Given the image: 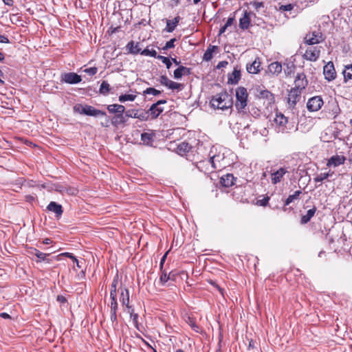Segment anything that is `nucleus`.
Here are the masks:
<instances>
[{"instance_id": "obj_49", "label": "nucleus", "mask_w": 352, "mask_h": 352, "mask_svg": "<svg viewBox=\"0 0 352 352\" xmlns=\"http://www.w3.org/2000/svg\"><path fill=\"white\" fill-rule=\"evenodd\" d=\"M110 320L113 324H118L117 311H110Z\"/></svg>"}, {"instance_id": "obj_25", "label": "nucleus", "mask_w": 352, "mask_h": 352, "mask_svg": "<svg viewBox=\"0 0 352 352\" xmlns=\"http://www.w3.org/2000/svg\"><path fill=\"white\" fill-rule=\"evenodd\" d=\"M344 81L352 80V64L344 65V69L342 72Z\"/></svg>"}, {"instance_id": "obj_41", "label": "nucleus", "mask_w": 352, "mask_h": 352, "mask_svg": "<svg viewBox=\"0 0 352 352\" xmlns=\"http://www.w3.org/2000/svg\"><path fill=\"white\" fill-rule=\"evenodd\" d=\"M127 311L130 314L131 318H132L135 326L138 328V314L134 313V309L133 307H131L130 309H127Z\"/></svg>"}, {"instance_id": "obj_20", "label": "nucleus", "mask_w": 352, "mask_h": 352, "mask_svg": "<svg viewBox=\"0 0 352 352\" xmlns=\"http://www.w3.org/2000/svg\"><path fill=\"white\" fill-rule=\"evenodd\" d=\"M107 109L111 113H123L125 111V107L122 104H113L107 106Z\"/></svg>"}, {"instance_id": "obj_30", "label": "nucleus", "mask_w": 352, "mask_h": 352, "mask_svg": "<svg viewBox=\"0 0 352 352\" xmlns=\"http://www.w3.org/2000/svg\"><path fill=\"white\" fill-rule=\"evenodd\" d=\"M134 118H138L142 121L148 120L150 118V115L148 111L147 112H140L136 111L134 113Z\"/></svg>"}, {"instance_id": "obj_24", "label": "nucleus", "mask_w": 352, "mask_h": 352, "mask_svg": "<svg viewBox=\"0 0 352 352\" xmlns=\"http://www.w3.org/2000/svg\"><path fill=\"white\" fill-rule=\"evenodd\" d=\"M154 134L153 132H146L141 135V140L146 145L151 144L153 141Z\"/></svg>"}, {"instance_id": "obj_21", "label": "nucleus", "mask_w": 352, "mask_h": 352, "mask_svg": "<svg viewBox=\"0 0 352 352\" xmlns=\"http://www.w3.org/2000/svg\"><path fill=\"white\" fill-rule=\"evenodd\" d=\"M221 183L225 187H230L234 184V178L232 175L227 174L222 176L221 178Z\"/></svg>"}, {"instance_id": "obj_37", "label": "nucleus", "mask_w": 352, "mask_h": 352, "mask_svg": "<svg viewBox=\"0 0 352 352\" xmlns=\"http://www.w3.org/2000/svg\"><path fill=\"white\" fill-rule=\"evenodd\" d=\"M190 146L188 143L182 142L178 145L177 150L180 153L188 152L190 149Z\"/></svg>"}, {"instance_id": "obj_15", "label": "nucleus", "mask_w": 352, "mask_h": 352, "mask_svg": "<svg viewBox=\"0 0 352 352\" xmlns=\"http://www.w3.org/2000/svg\"><path fill=\"white\" fill-rule=\"evenodd\" d=\"M261 62L255 59L252 63L248 64L246 69L250 74H257L260 71Z\"/></svg>"}, {"instance_id": "obj_59", "label": "nucleus", "mask_w": 352, "mask_h": 352, "mask_svg": "<svg viewBox=\"0 0 352 352\" xmlns=\"http://www.w3.org/2000/svg\"><path fill=\"white\" fill-rule=\"evenodd\" d=\"M0 317H1L2 318H4V319H9V318H11L10 316L8 314L6 313V312L1 313L0 314Z\"/></svg>"}, {"instance_id": "obj_27", "label": "nucleus", "mask_w": 352, "mask_h": 352, "mask_svg": "<svg viewBox=\"0 0 352 352\" xmlns=\"http://www.w3.org/2000/svg\"><path fill=\"white\" fill-rule=\"evenodd\" d=\"M125 122H126V120L123 116V113H119V114L115 115L111 120V123L114 126H118V125L122 124Z\"/></svg>"}, {"instance_id": "obj_6", "label": "nucleus", "mask_w": 352, "mask_h": 352, "mask_svg": "<svg viewBox=\"0 0 352 352\" xmlns=\"http://www.w3.org/2000/svg\"><path fill=\"white\" fill-rule=\"evenodd\" d=\"M323 74L324 75L325 79L328 81H331L336 78V72L332 62H329L324 66Z\"/></svg>"}, {"instance_id": "obj_11", "label": "nucleus", "mask_w": 352, "mask_h": 352, "mask_svg": "<svg viewBox=\"0 0 352 352\" xmlns=\"http://www.w3.org/2000/svg\"><path fill=\"white\" fill-rule=\"evenodd\" d=\"M345 160H346V158L344 155H333L328 160L327 165L328 166L336 167L341 164H343L344 163Z\"/></svg>"}, {"instance_id": "obj_33", "label": "nucleus", "mask_w": 352, "mask_h": 352, "mask_svg": "<svg viewBox=\"0 0 352 352\" xmlns=\"http://www.w3.org/2000/svg\"><path fill=\"white\" fill-rule=\"evenodd\" d=\"M141 55L156 58L157 56V52L154 49H149L148 47L143 50L142 52H141Z\"/></svg>"}, {"instance_id": "obj_43", "label": "nucleus", "mask_w": 352, "mask_h": 352, "mask_svg": "<svg viewBox=\"0 0 352 352\" xmlns=\"http://www.w3.org/2000/svg\"><path fill=\"white\" fill-rule=\"evenodd\" d=\"M316 208H312L307 210V214L303 216L302 220H309L311 218H312L316 212Z\"/></svg>"}, {"instance_id": "obj_56", "label": "nucleus", "mask_w": 352, "mask_h": 352, "mask_svg": "<svg viewBox=\"0 0 352 352\" xmlns=\"http://www.w3.org/2000/svg\"><path fill=\"white\" fill-rule=\"evenodd\" d=\"M57 301H58L60 303H65L67 302V299L65 296L62 295H58L57 296Z\"/></svg>"}, {"instance_id": "obj_7", "label": "nucleus", "mask_w": 352, "mask_h": 352, "mask_svg": "<svg viewBox=\"0 0 352 352\" xmlns=\"http://www.w3.org/2000/svg\"><path fill=\"white\" fill-rule=\"evenodd\" d=\"M320 50L318 47H310L305 52V58L310 61H316L320 56Z\"/></svg>"}, {"instance_id": "obj_39", "label": "nucleus", "mask_w": 352, "mask_h": 352, "mask_svg": "<svg viewBox=\"0 0 352 352\" xmlns=\"http://www.w3.org/2000/svg\"><path fill=\"white\" fill-rule=\"evenodd\" d=\"M167 87L172 90H181L182 88V85L170 80Z\"/></svg>"}, {"instance_id": "obj_18", "label": "nucleus", "mask_w": 352, "mask_h": 352, "mask_svg": "<svg viewBox=\"0 0 352 352\" xmlns=\"http://www.w3.org/2000/svg\"><path fill=\"white\" fill-rule=\"evenodd\" d=\"M190 73V70L189 68L180 66L177 69L174 71V78L175 79H179L183 76L188 75Z\"/></svg>"}, {"instance_id": "obj_57", "label": "nucleus", "mask_w": 352, "mask_h": 352, "mask_svg": "<svg viewBox=\"0 0 352 352\" xmlns=\"http://www.w3.org/2000/svg\"><path fill=\"white\" fill-rule=\"evenodd\" d=\"M0 43H9V40L8 38L5 36L4 35H2V34H0Z\"/></svg>"}, {"instance_id": "obj_35", "label": "nucleus", "mask_w": 352, "mask_h": 352, "mask_svg": "<svg viewBox=\"0 0 352 352\" xmlns=\"http://www.w3.org/2000/svg\"><path fill=\"white\" fill-rule=\"evenodd\" d=\"M135 98L136 96L133 94H124L119 96V101L120 102H124L126 101H133Z\"/></svg>"}, {"instance_id": "obj_54", "label": "nucleus", "mask_w": 352, "mask_h": 352, "mask_svg": "<svg viewBox=\"0 0 352 352\" xmlns=\"http://www.w3.org/2000/svg\"><path fill=\"white\" fill-rule=\"evenodd\" d=\"M169 251H170V250L167 251V252L165 253V254L162 256V258H161V261H160V268H161V270H162V267H163V265H164V262H165V261H166V256H167V255H168V254Z\"/></svg>"}, {"instance_id": "obj_62", "label": "nucleus", "mask_w": 352, "mask_h": 352, "mask_svg": "<svg viewBox=\"0 0 352 352\" xmlns=\"http://www.w3.org/2000/svg\"><path fill=\"white\" fill-rule=\"evenodd\" d=\"M321 139H322V141H324V142H330V141H331V140H330V139L327 138V134H325V135H322V136H321Z\"/></svg>"}, {"instance_id": "obj_14", "label": "nucleus", "mask_w": 352, "mask_h": 352, "mask_svg": "<svg viewBox=\"0 0 352 352\" xmlns=\"http://www.w3.org/2000/svg\"><path fill=\"white\" fill-rule=\"evenodd\" d=\"M281 71H282V65L278 62L272 63L268 66L267 72L269 74H271L272 75L277 76L281 72Z\"/></svg>"}, {"instance_id": "obj_61", "label": "nucleus", "mask_w": 352, "mask_h": 352, "mask_svg": "<svg viewBox=\"0 0 352 352\" xmlns=\"http://www.w3.org/2000/svg\"><path fill=\"white\" fill-rule=\"evenodd\" d=\"M233 22V19L232 18H229L226 22V23L225 24L226 27H228L230 25H231V24Z\"/></svg>"}, {"instance_id": "obj_36", "label": "nucleus", "mask_w": 352, "mask_h": 352, "mask_svg": "<svg viewBox=\"0 0 352 352\" xmlns=\"http://www.w3.org/2000/svg\"><path fill=\"white\" fill-rule=\"evenodd\" d=\"M118 284V276L115 277L111 283V291L110 296H117L116 289Z\"/></svg>"}, {"instance_id": "obj_19", "label": "nucleus", "mask_w": 352, "mask_h": 352, "mask_svg": "<svg viewBox=\"0 0 352 352\" xmlns=\"http://www.w3.org/2000/svg\"><path fill=\"white\" fill-rule=\"evenodd\" d=\"M307 84L304 74H298L295 80V85L298 89H304Z\"/></svg>"}, {"instance_id": "obj_63", "label": "nucleus", "mask_w": 352, "mask_h": 352, "mask_svg": "<svg viewBox=\"0 0 352 352\" xmlns=\"http://www.w3.org/2000/svg\"><path fill=\"white\" fill-rule=\"evenodd\" d=\"M227 64H228V63H227V62H226V61H221V62L219 63V64H218V65H217V67H218V68H220V67H221L225 66V65H227Z\"/></svg>"}, {"instance_id": "obj_5", "label": "nucleus", "mask_w": 352, "mask_h": 352, "mask_svg": "<svg viewBox=\"0 0 352 352\" xmlns=\"http://www.w3.org/2000/svg\"><path fill=\"white\" fill-rule=\"evenodd\" d=\"M323 103V100L320 96H314L309 99L307 103V107L309 111H318L321 109Z\"/></svg>"}, {"instance_id": "obj_32", "label": "nucleus", "mask_w": 352, "mask_h": 352, "mask_svg": "<svg viewBox=\"0 0 352 352\" xmlns=\"http://www.w3.org/2000/svg\"><path fill=\"white\" fill-rule=\"evenodd\" d=\"M332 173H321L316 175L314 178L316 182H322V181L327 179L329 176H331Z\"/></svg>"}, {"instance_id": "obj_16", "label": "nucleus", "mask_w": 352, "mask_h": 352, "mask_svg": "<svg viewBox=\"0 0 352 352\" xmlns=\"http://www.w3.org/2000/svg\"><path fill=\"white\" fill-rule=\"evenodd\" d=\"M148 111L150 115L151 119H155L163 111V109L159 107V106H157V104H153L151 106Z\"/></svg>"}, {"instance_id": "obj_58", "label": "nucleus", "mask_w": 352, "mask_h": 352, "mask_svg": "<svg viewBox=\"0 0 352 352\" xmlns=\"http://www.w3.org/2000/svg\"><path fill=\"white\" fill-rule=\"evenodd\" d=\"M34 248L30 247L27 248V254L30 256H34V252H33Z\"/></svg>"}, {"instance_id": "obj_9", "label": "nucleus", "mask_w": 352, "mask_h": 352, "mask_svg": "<svg viewBox=\"0 0 352 352\" xmlns=\"http://www.w3.org/2000/svg\"><path fill=\"white\" fill-rule=\"evenodd\" d=\"M80 76L76 73H65L62 76V80L69 84H77L81 81Z\"/></svg>"}, {"instance_id": "obj_55", "label": "nucleus", "mask_w": 352, "mask_h": 352, "mask_svg": "<svg viewBox=\"0 0 352 352\" xmlns=\"http://www.w3.org/2000/svg\"><path fill=\"white\" fill-rule=\"evenodd\" d=\"M210 284H212V285H214L219 291V292L221 294L222 296H223V289L220 287L217 284H216L214 281H210Z\"/></svg>"}, {"instance_id": "obj_44", "label": "nucleus", "mask_w": 352, "mask_h": 352, "mask_svg": "<svg viewBox=\"0 0 352 352\" xmlns=\"http://www.w3.org/2000/svg\"><path fill=\"white\" fill-rule=\"evenodd\" d=\"M157 58L159 60H161L162 62L166 65L167 69L170 68L172 64L168 57H165V56L159 55L157 56Z\"/></svg>"}, {"instance_id": "obj_2", "label": "nucleus", "mask_w": 352, "mask_h": 352, "mask_svg": "<svg viewBox=\"0 0 352 352\" xmlns=\"http://www.w3.org/2000/svg\"><path fill=\"white\" fill-rule=\"evenodd\" d=\"M235 107L239 111H243L247 106L248 94L247 89L243 87H239L236 89Z\"/></svg>"}, {"instance_id": "obj_31", "label": "nucleus", "mask_w": 352, "mask_h": 352, "mask_svg": "<svg viewBox=\"0 0 352 352\" xmlns=\"http://www.w3.org/2000/svg\"><path fill=\"white\" fill-rule=\"evenodd\" d=\"M50 255V253H43V252H41L40 254H38V255L37 256V259L36 260V263H39V262H45V263H50L51 262V259L48 258L47 256Z\"/></svg>"}, {"instance_id": "obj_51", "label": "nucleus", "mask_w": 352, "mask_h": 352, "mask_svg": "<svg viewBox=\"0 0 352 352\" xmlns=\"http://www.w3.org/2000/svg\"><path fill=\"white\" fill-rule=\"evenodd\" d=\"M294 8V6L291 3L287 5H281L279 7V10L280 11H291Z\"/></svg>"}, {"instance_id": "obj_10", "label": "nucleus", "mask_w": 352, "mask_h": 352, "mask_svg": "<svg viewBox=\"0 0 352 352\" xmlns=\"http://www.w3.org/2000/svg\"><path fill=\"white\" fill-rule=\"evenodd\" d=\"M120 301L123 306H125L127 309H130L132 307L129 305V292L126 287H120Z\"/></svg>"}, {"instance_id": "obj_17", "label": "nucleus", "mask_w": 352, "mask_h": 352, "mask_svg": "<svg viewBox=\"0 0 352 352\" xmlns=\"http://www.w3.org/2000/svg\"><path fill=\"white\" fill-rule=\"evenodd\" d=\"M241 78V71L237 68H234L233 72L229 74L228 76V83L235 85L236 84Z\"/></svg>"}, {"instance_id": "obj_53", "label": "nucleus", "mask_w": 352, "mask_h": 352, "mask_svg": "<svg viewBox=\"0 0 352 352\" xmlns=\"http://www.w3.org/2000/svg\"><path fill=\"white\" fill-rule=\"evenodd\" d=\"M175 38H172L170 39L169 41H168L165 46H164V49H170V48H173L174 47L175 45H174V43L175 42Z\"/></svg>"}, {"instance_id": "obj_34", "label": "nucleus", "mask_w": 352, "mask_h": 352, "mask_svg": "<svg viewBox=\"0 0 352 352\" xmlns=\"http://www.w3.org/2000/svg\"><path fill=\"white\" fill-rule=\"evenodd\" d=\"M111 304L110 311H118V304L117 302V296H110Z\"/></svg>"}, {"instance_id": "obj_42", "label": "nucleus", "mask_w": 352, "mask_h": 352, "mask_svg": "<svg viewBox=\"0 0 352 352\" xmlns=\"http://www.w3.org/2000/svg\"><path fill=\"white\" fill-rule=\"evenodd\" d=\"M170 279H171V272L167 274L166 272H163L160 278V280L162 285L165 284Z\"/></svg>"}, {"instance_id": "obj_1", "label": "nucleus", "mask_w": 352, "mask_h": 352, "mask_svg": "<svg viewBox=\"0 0 352 352\" xmlns=\"http://www.w3.org/2000/svg\"><path fill=\"white\" fill-rule=\"evenodd\" d=\"M210 103L214 108L224 110L232 107V99L227 92H221L214 96Z\"/></svg>"}, {"instance_id": "obj_45", "label": "nucleus", "mask_w": 352, "mask_h": 352, "mask_svg": "<svg viewBox=\"0 0 352 352\" xmlns=\"http://www.w3.org/2000/svg\"><path fill=\"white\" fill-rule=\"evenodd\" d=\"M269 199L268 197H264L262 199H257L256 204L260 206H265L268 204Z\"/></svg>"}, {"instance_id": "obj_29", "label": "nucleus", "mask_w": 352, "mask_h": 352, "mask_svg": "<svg viewBox=\"0 0 352 352\" xmlns=\"http://www.w3.org/2000/svg\"><path fill=\"white\" fill-rule=\"evenodd\" d=\"M301 194L300 190H296L294 194L290 195L285 201V205H289L291 203L294 202L296 200L299 199V195Z\"/></svg>"}, {"instance_id": "obj_60", "label": "nucleus", "mask_w": 352, "mask_h": 352, "mask_svg": "<svg viewBox=\"0 0 352 352\" xmlns=\"http://www.w3.org/2000/svg\"><path fill=\"white\" fill-rule=\"evenodd\" d=\"M261 94L263 97H266V98H268L269 96H272V94L270 92H269L268 91H264L263 92L261 93Z\"/></svg>"}, {"instance_id": "obj_28", "label": "nucleus", "mask_w": 352, "mask_h": 352, "mask_svg": "<svg viewBox=\"0 0 352 352\" xmlns=\"http://www.w3.org/2000/svg\"><path fill=\"white\" fill-rule=\"evenodd\" d=\"M179 22L178 17H175L173 21L168 20L166 22V30L168 32H172L176 28Z\"/></svg>"}, {"instance_id": "obj_50", "label": "nucleus", "mask_w": 352, "mask_h": 352, "mask_svg": "<svg viewBox=\"0 0 352 352\" xmlns=\"http://www.w3.org/2000/svg\"><path fill=\"white\" fill-rule=\"evenodd\" d=\"M170 81V80L168 79V77L166 76H162L160 78V82L166 87H168Z\"/></svg>"}, {"instance_id": "obj_26", "label": "nucleus", "mask_w": 352, "mask_h": 352, "mask_svg": "<svg viewBox=\"0 0 352 352\" xmlns=\"http://www.w3.org/2000/svg\"><path fill=\"white\" fill-rule=\"evenodd\" d=\"M250 23L249 14L245 12L243 16L239 20V26L242 29H247L249 27Z\"/></svg>"}, {"instance_id": "obj_47", "label": "nucleus", "mask_w": 352, "mask_h": 352, "mask_svg": "<svg viewBox=\"0 0 352 352\" xmlns=\"http://www.w3.org/2000/svg\"><path fill=\"white\" fill-rule=\"evenodd\" d=\"M98 69L96 67H89L84 69V72L88 74L89 76H94L97 73Z\"/></svg>"}, {"instance_id": "obj_8", "label": "nucleus", "mask_w": 352, "mask_h": 352, "mask_svg": "<svg viewBox=\"0 0 352 352\" xmlns=\"http://www.w3.org/2000/svg\"><path fill=\"white\" fill-rule=\"evenodd\" d=\"M287 173L286 168L281 167L278 170H272L271 173V181L273 184H276L281 182L283 176Z\"/></svg>"}, {"instance_id": "obj_38", "label": "nucleus", "mask_w": 352, "mask_h": 352, "mask_svg": "<svg viewBox=\"0 0 352 352\" xmlns=\"http://www.w3.org/2000/svg\"><path fill=\"white\" fill-rule=\"evenodd\" d=\"M220 157V156H213L212 157L210 158V163L212 164V166L214 168H221L223 167V166H222L221 164H220V162L219 160V158Z\"/></svg>"}, {"instance_id": "obj_23", "label": "nucleus", "mask_w": 352, "mask_h": 352, "mask_svg": "<svg viewBox=\"0 0 352 352\" xmlns=\"http://www.w3.org/2000/svg\"><path fill=\"white\" fill-rule=\"evenodd\" d=\"M217 46L214 45H210L206 51L205 52L203 59L206 61L210 60L213 57V54L217 50Z\"/></svg>"}, {"instance_id": "obj_12", "label": "nucleus", "mask_w": 352, "mask_h": 352, "mask_svg": "<svg viewBox=\"0 0 352 352\" xmlns=\"http://www.w3.org/2000/svg\"><path fill=\"white\" fill-rule=\"evenodd\" d=\"M126 49L128 52L131 54H141V52H142L140 43L138 42H134L133 41L127 43Z\"/></svg>"}, {"instance_id": "obj_13", "label": "nucleus", "mask_w": 352, "mask_h": 352, "mask_svg": "<svg viewBox=\"0 0 352 352\" xmlns=\"http://www.w3.org/2000/svg\"><path fill=\"white\" fill-rule=\"evenodd\" d=\"M306 43L309 45L319 43L322 40L320 33L313 32L307 34L305 37Z\"/></svg>"}, {"instance_id": "obj_3", "label": "nucleus", "mask_w": 352, "mask_h": 352, "mask_svg": "<svg viewBox=\"0 0 352 352\" xmlns=\"http://www.w3.org/2000/svg\"><path fill=\"white\" fill-rule=\"evenodd\" d=\"M74 111L75 113H79V114H85L89 116H104L105 113L96 109L94 107L87 105V104H76L74 107Z\"/></svg>"}, {"instance_id": "obj_40", "label": "nucleus", "mask_w": 352, "mask_h": 352, "mask_svg": "<svg viewBox=\"0 0 352 352\" xmlns=\"http://www.w3.org/2000/svg\"><path fill=\"white\" fill-rule=\"evenodd\" d=\"M109 84L106 81H103L100 85V92L102 94H107L109 91Z\"/></svg>"}, {"instance_id": "obj_4", "label": "nucleus", "mask_w": 352, "mask_h": 352, "mask_svg": "<svg viewBox=\"0 0 352 352\" xmlns=\"http://www.w3.org/2000/svg\"><path fill=\"white\" fill-rule=\"evenodd\" d=\"M287 122V118L281 113H277L274 118V127L278 133L288 132Z\"/></svg>"}, {"instance_id": "obj_48", "label": "nucleus", "mask_w": 352, "mask_h": 352, "mask_svg": "<svg viewBox=\"0 0 352 352\" xmlns=\"http://www.w3.org/2000/svg\"><path fill=\"white\" fill-rule=\"evenodd\" d=\"M288 102L291 106H293L296 104V94H293L292 91L289 95Z\"/></svg>"}, {"instance_id": "obj_22", "label": "nucleus", "mask_w": 352, "mask_h": 352, "mask_svg": "<svg viewBox=\"0 0 352 352\" xmlns=\"http://www.w3.org/2000/svg\"><path fill=\"white\" fill-rule=\"evenodd\" d=\"M47 209L54 212L56 214V217H58L62 213V207L60 205L57 204L56 203L52 201L47 206Z\"/></svg>"}, {"instance_id": "obj_52", "label": "nucleus", "mask_w": 352, "mask_h": 352, "mask_svg": "<svg viewBox=\"0 0 352 352\" xmlns=\"http://www.w3.org/2000/svg\"><path fill=\"white\" fill-rule=\"evenodd\" d=\"M60 256H66V257H68V258H72V260H73L74 258H75V257H76V256H74V254H72V253H69V252H64V253H62V254H58V256H56V259H57V260H59V257H60Z\"/></svg>"}, {"instance_id": "obj_64", "label": "nucleus", "mask_w": 352, "mask_h": 352, "mask_svg": "<svg viewBox=\"0 0 352 352\" xmlns=\"http://www.w3.org/2000/svg\"><path fill=\"white\" fill-rule=\"evenodd\" d=\"M191 327H192V328L195 331H196L197 332H198L199 327H198V326H197L195 322H192V323L191 324Z\"/></svg>"}, {"instance_id": "obj_46", "label": "nucleus", "mask_w": 352, "mask_h": 352, "mask_svg": "<svg viewBox=\"0 0 352 352\" xmlns=\"http://www.w3.org/2000/svg\"><path fill=\"white\" fill-rule=\"evenodd\" d=\"M144 93L146 94H152L153 96H157V95L160 94L161 91L155 89V88H148L144 91Z\"/></svg>"}]
</instances>
